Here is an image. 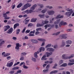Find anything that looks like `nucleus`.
<instances>
[{"instance_id":"33","label":"nucleus","mask_w":74,"mask_h":74,"mask_svg":"<svg viewBox=\"0 0 74 74\" xmlns=\"http://www.w3.org/2000/svg\"><path fill=\"white\" fill-rule=\"evenodd\" d=\"M58 71H52L50 73V74H53V73H58Z\"/></svg>"},{"instance_id":"53","label":"nucleus","mask_w":74,"mask_h":74,"mask_svg":"<svg viewBox=\"0 0 74 74\" xmlns=\"http://www.w3.org/2000/svg\"><path fill=\"white\" fill-rule=\"evenodd\" d=\"M23 64V66H24V64H25V62H23L21 63L20 64V66H22Z\"/></svg>"},{"instance_id":"15","label":"nucleus","mask_w":74,"mask_h":74,"mask_svg":"<svg viewBox=\"0 0 74 74\" xmlns=\"http://www.w3.org/2000/svg\"><path fill=\"white\" fill-rule=\"evenodd\" d=\"M66 44H70V45H71L72 44V41L70 40H67L66 41Z\"/></svg>"},{"instance_id":"50","label":"nucleus","mask_w":74,"mask_h":74,"mask_svg":"<svg viewBox=\"0 0 74 74\" xmlns=\"http://www.w3.org/2000/svg\"><path fill=\"white\" fill-rule=\"evenodd\" d=\"M16 45L17 47H21V45H19V43H17L16 44Z\"/></svg>"},{"instance_id":"45","label":"nucleus","mask_w":74,"mask_h":74,"mask_svg":"<svg viewBox=\"0 0 74 74\" xmlns=\"http://www.w3.org/2000/svg\"><path fill=\"white\" fill-rule=\"evenodd\" d=\"M25 59V57L23 56L22 57V56H21V58L20 59V60H23L24 59Z\"/></svg>"},{"instance_id":"56","label":"nucleus","mask_w":74,"mask_h":74,"mask_svg":"<svg viewBox=\"0 0 74 74\" xmlns=\"http://www.w3.org/2000/svg\"><path fill=\"white\" fill-rule=\"evenodd\" d=\"M33 26V24L31 23H29L28 25V27H31V26Z\"/></svg>"},{"instance_id":"40","label":"nucleus","mask_w":74,"mask_h":74,"mask_svg":"<svg viewBox=\"0 0 74 74\" xmlns=\"http://www.w3.org/2000/svg\"><path fill=\"white\" fill-rule=\"evenodd\" d=\"M16 34H18L19 33V32H21V29H19L17 30Z\"/></svg>"},{"instance_id":"55","label":"nucleus","mask_w":74,"mask_h":74,"mask_svg":"<svg viewBox=\"0 0 74 74\" xmlns=\"http://www.w3.org/2000/svg\"><path fill=\"white\" fill-rule=\"evenodd\" d=\"M20 63V62H18L17 63L15 64L14 65H13L14 66H16V65H18V64H19Z\"/></svg>"},{"instance_id":"52","label":"nucleus","mask_w":74,"mask_h":74,"mask_svg":"<svg viewBox=\"0 0 74 74\" xmlns=\"http://www.w3.org/2000/svg\"><path fill=\"white\" fill-rule=\"evenodd\" d=\"M27 54V53H25V52L22 53H21V55H23V56H25Z\"/></svg>"},{"instance_id":"23","label":"nucleus","mask_w":74,"mask_h":74,"mask_svg":"<svg viewBox=\"0 0 74 74\" xmlns=\"http://www.w3.org/2000/svg\"><path fill=\"white\" fill-rule=\"evenodd\" d=\"M37 20V18H33L31 20V22H35Z\"/></svg>"},{"instance_id":"61","label":"nucleus","mask_w":74,"mask_h":74,"mask_svg":"<svg viewBox=\"0 0 74 74\" xmlns=\"http://www.w3.org/2000/svg\"><path fill=\"white\" fill-rule=\"evenodd\" d=\"M25 8L24 7H22L21 8V11H24V10H25Z\"/></svg>"},{"instance_id":"54","label":"nucleus","mask_w":74,"mask_h":74,"mask_svg":"<svg viewBox=\"0 0 74 74\" xmlns=\"http://www.w3.org/2000/svg\"><path fill=\"white\" fill-rule=\"evenodd\" d=\"M23 68L25 69H28V67L26 66L25 64H24V65L23 66Z\"/></svg>"},{"instance_id":"24","label":"nucleus","mask_w":74,"mask_h":74,"mask_svg":"<svg viewBox=\"0 0 74 74\" xmlns=\"http://www.w3.org/2000/svg\"><path fill=\"white\" fill-rule=\"evenodd\" d=\"M47 9L46 8L43 9L42 11L41 12L43 14H45V12H47Z\"/></svg>"},{"instance_id":"30","label":"nucleus","mask_w":74,"mask_h":74,"mask_svg":"<svg viewBox=\"0 0 74 74\" xmlns=\"http://www.w3.org/2000/svg\"><path fill=\"white\" fill-rule=\"evenodd\" d=\"M37 52H35L34 53V56L35 57V58H38V56L37 55Z\"/></svg>"},{"instance_id":"18","label":"nucleus","mask_w":74,"mask_h":74,"mask_svg":"<svg viewBox=\"0 0 74 74\" xmlns=\"http://www.w3.org/2000/svg\"><path fill=\"white\" fill-rule=\"evenodd\" d=\"M65 45H66V43H65V42L64 41H62V42L61 47H64Z\"/></svg>"},{"instance_id":"8","label":"nucleus","mask_w":74,"mask_h":74,"mask_svg":"<svg viewBox=\"0 0 74 74\" xmlns=\"http://www.w3.org/2000/svg\"><path fill=\"white\" fill-rule=\"evenodd\" d=\"M31 41L32 43H34V44H37L38 42V40L36 39H31Z\"/></svg>"},{"instance_id":"32","label":"nucleus","mask_w":74,"mask_h":74,"mask_svg":"<svg viewBox=\"0 0 74 74\" xmlns=\"http://www.w3.org/2000/svg\"><path fill=\"white\" fill-rule=\"evenodd\" d=\"M18 69H19V67L16 66L12 68V70H18Z\"/></svg>"},{"instance_id":"11","label":"nucleus","mask_w":74,"mask_h":74,"mask_svg":"<svg viewBox=\"0 0 74 74\" xmlns=\"http://www.w3.org/2000/svg\"><path fill=\"white\" fill-rule=\"evenodd\" d=\"M37 4H34L32 6V7H31L30 8V9L31 10H34L35 9H36V8L37 7Z\"/></svg>"},{"instance_id":"39","label":"nucleus","mask_w":74,"mask_h":74,"mask_svg":"<svg viewBox=\"0 0 74 74\" xmlns=\"http://www.w3.org/2000/svg\"><path fill=\"white\" fill-rule=\"evenodd\" d=\"M42 51V47H40L39 49V50L37 51V53H39V52H41Z\"/></svg>"},{"instance_id":"16","label":"nucleus","mask_w":74,"mask_h":74,"mask_svg":"<svg viewBox=\"0 0 74 74\" xmlns=\"http://www.w3.org/2000/svg\"><path fill=\"white\" fill-rule=\"evenodd\" d=\"M19 26V24L18 23H16L15 24L14 26V29H15L18 27V26Z\"/></svg>"},{"instance_id":"2","label":"nucleus","mask_w":74,"mask_h":74,"mask_svg":"<svg viewBox=\"0 0 74 74\" xmlns=\"http://www.w3.org/2000/svg\"><path fill=\"white\" fill-rule=\"evenodd\" d=\"M47 13L49 15H52L55 14V11L53 10H49L47 11Z\"/></svg>"},{"instance_id":"21","label":"nucleus","mask_w":74,"mask_h":74,"mask_svg":"<svg viewBox=\"0 0 74 74\" xmlns=\"http://www.w3.org/2000/svg\"><path fill=\"white\" fill-rule=\"evenodd\" d=\"M23 5V3H20L17 6V8H21Z\"/></svg>"},{"instance_id":"64","label":"nucleus","mask_w":74,"mask_h":74,"mask_svg":"<svg viewBox=\"0 0 74 74\" xmlns=\"http://www.w3.org/2000/svg\"><path fill=\"white\" fill-rule=\"evenodd\" d=\"M7 60H9L11 59V56H9L7 57Z\"/></svg>"},{"instance_id":"1","label":"nucleus","mask_w":74,"mask_h":74,"mask_svg":"<svg viewBox=\"0 0 74 74\" xmlns=\"http://www.w3.org/2000/svg\"><path fill=\"white\" fill-rule=\"evenodd\" d=\"M50 67V65L49 64L48 65L46 68V69H45L43 71L44 73H46L49 71V68Z\"/></svg>"},{"instance_id":"7","label":"nucleus","mask_w":74,"mask_h":74,"mask_svg":"<svg viewBox=\"0 0 74 74\" xmlns=\"http://www.w3.org/2000/svg\"><path fill=\"white\" fill-rule=\"evenodd\" d=\"M47 51L49 52H53L55 49L52 48H49L47 49Z\"/></svg>"},{"instance_id":"10","label":"nucleus","mask_w":74,"mask_h":74,"mask_svg":"<svg viewBox=\"0 0 74 74\" xmlns=\"http://www.w3.org/2000/svg\"><path fill=\"white\" fill-rule=\"evenodd\" d=\"M4 27H5V29H4V31L5 32L7 30L9 29L10 28V26L9 25H7L5 26H4Z\"/></svg>"},{"instance_id":"3","label":"nucleus","mask_w":74,"mask_h":74,"mask_svg":"<svg viewBox=\"0 0 74 74\" xmlns=\"http://www.w3.org/2000/svg\"><path fill=\"white\" fill-rule=\"evenodd\" d=\"M10 61H9L8 62V63L6 65L7 67H12V65H13V62H11L10 63Z\"/></svg>"},{"instance_id":"27","label":"nucleus","mask_w":74,"mask_h":74,"mask_svg":"<svg viewBox=\"0 0 74 74\" xmlns=\"http://www.w3.org/2000/svg\"><path fill=\"white\" fill-rule=\"evenodd\" d=\"M45 63H47V64H48V63H50V64H51V63H53V61H46L45 62Z\"/></svg>"},{"instance_id":"43","label":"nucleus","mask_w":74,"mask_h":74,"mask_svg":"<svg viewBox=\"0 0 74 74\" xmlns=\"http://www.w3.org/2000/svg\"><path fill=\"white\" fill-rule=\"evenodd\" d=\"M74 64V63H71V62H69L68 64V66H72V65H73Z\"/></svg>"},{"instance_id":"63","label":"nucleus","mask_w":74,"mask_h":74,"mask_svg":"<svg viewBox=\"0 0 74 74\" xmlns=\"http://www.w3.org/2000/svg\"><path fill=\"white\" fill-rule=\"evenodd\" d=\"M27 47L29 48H31V45L30 44L28 43L27 44Z\"/></svg>"},{"instance_id":"28","label":"nucleus","mask_w":74,"mask_h":74,"mask_svg":"<svg viewBox=\"0 0 74 74\" xmlns=\"http://www.w3.org/2000/svg\"><path fill=\"white\" fill-rule=\"evenodd\" d=\"M38 16L40 18H44L45 17V14H39L38 15Z\"/></svg>"},{"instance_id":"57","label":"nucleus","mask_w":74,"mask_h":74,"mask_svg":"<svg viewBox=\"0 0 74 74\" xmlns=\"http://www.w3.org/2000/svg\"><path fill=\"white\" fill-rule=\"evenodd\" d=\"M23 7L25 9V10H26V9H27V8H28L27 7V5L26 4H25L24 5Z\"/></svg>"},{"instance_id":"25","label":"nucleus","mask_w":74,"mask_h":74,"mask_svg":"<svg viewBox=\"0 0 74 74\" xmlns=\"http://www.w3.org/2000/svg\"><path fill=\"white\" fill-rule=\"evenodd\" d=\"M67 11H69L70 12H73V11L72 10V9H70V8H68L67 9H66Z\"/></svg>"},{"instance_id":"29","label":"nucleus","mask_w":74,"mask_h":74,"mask_svg":"<svg viewBox=\"0 0 74 74\" xmlns=\"http://www.w3.org/2000/svg\"><path fill=\"white\" fill-rule=\"evenodd\" d=\"M49 23V21L47 20H45L44 21H44H43L42 22V23L43 24L44 23V25H45V24H47V23Z\"/></svg>"},{"instance_id":"31","label":"nucleus","mask_w":74,"mask_h":74,"mask_svg":"<svg viewBox=\"0 0 74 74\" xmlns=\"http://www.w3.org/2000/svg\"><path fill=\"white\" fill-rule=\"evenodd\" d=\"M52 45V44L51 43L48 44L46 47H45V48H48V47H51Z\"/></svg>"},{"instance_id":"20","label":"nucleus","mask_w":74,"mask_h":74,"mask_svg":"<svg viewBox=\"0 0 74 74\" xmlns=\"http://www.w3.org/2000/svg\"><path fill=\"white\" fill-rule=\"evenodd\" d=\"M44 23H42L41 24L38 23L37 24V26L38 27H41V26H44Z\"/></svg>"},{"instance_id":"4","label":"nucleus","mask_w":74,"mask_h":74,"mask_svg":"<svg viewBox=\"0 0 74 74\" xmlns=\"http://www.w3.org/2000/svg\"><path fill=\"white\" fill-rule=\"evenodd\" d=\"M72 13H73V12H67L65 13V15L67 16L68 17H70Z\"/></svg>"},{"instance_id":"37","label":"nucleus","mask_w":74,"mask_h":74,"mask_svg":"<svg viewBox=\"0 0 74 74\" xmlns=\"http://www.w3.org/2000/svg\"><path fill=\"white\" fill-rule=\"evenodd\" d=\"M3 17L5 18V19H9L10 18V17H7V15H6L5 16H3Z\"/></svg>"},{"instance_id":"13","label":"nucleus","mask_w":74,"mask_h":74,"mask_svg":"<svg viewBox=\"0 0 74 74\" xmlns=\"http://www.w3.org/2000/svg\"><path fill=\"white\" fill-rule=\"evenodd\" d=\"M25 12H27L28 13H32L33 12V10L30 9L29 10H26L24 11Z\"/></svg>"},{"instance_id":"19","label":"nucleus","mask_w":74,"mask_h":74,"mask_svg":"<svg viewBox=\"0 0 74 74\" xmlns=\"http://www.w3.org/2000/svg\"><path fill=\"white\" fill-rule=\"evenodd\" d=\"M37 40L39 41H42V42H43L44 41H45L46 40L45 39L43 38H38Z\"/></svg>"},{"instance_id":"34","label":"nucleus","mask_w":74,"mask_h":74,"mask_svg":"<svg viewBox=\"0 0 74 74\" xmlns=\"http://www.w3.org/2000/svg\"><path fill=\"white\" fill-rule=\"evenodd\" d=\"M74 56V54H71L70 56H68V59H71V58H73V57Z\"/></svg>"},{"instance_id":"46","label":"nucleus","mask_w":74,"mask_h":74,"mask_svg":"<svg viewBox=\"0 0 74 74\" xmlns=\"http://www.w3.org/2000/svg\"><path fill=\"white\" fill-rule=\"evenodd\" d=\"M5 42V41H2L0 43V46H2L3 44H4Z\"/></svg>"},{"instance_id":"42","label":"nucleus","mask_w":74,"mask_h":74,"mask_svg":"<svg viewBox=\"0 0 74 74\" xmlns=\"http://www.w3.org/2000/svg\"><path fill=\"white\" fill-rule=\"evenodd\" d=\"M10 13V12L8 11L6 13H4L3 14V16H5V15H7V14H8Z\"/></svg>"},{"instance_id":"38","label":"nucleus","mask_w":74,"mask_h":74,"mask_svg":"<svg viewBox=\"0 0 74 74\" xmlns=\"http://www.w3.org/2000/svg\"><path fill=\"white\" fill-rule=\"evenodd\" d=\"M38 5L39 6L40 8H42L44 7V5L42 4H38Z\"/></svg>"},{"instance_id":"6","label":"nucleus","mask_w":74,"mask_h":74,"mask_svg":"<svg viewBox=\"0 0 74 74\" xmlns=\"http://www.w3.org/2000/svg\"><path fill=\"white\" fill-rule=\"evenodd\" d=\"M67 34H64L60 35V37H61V39H62V38L66 39V38H67Z\"/></svg>"},{"instance_id":"14","label":"nucleus","mask_w":74,"mask_h":74,"mask_svg":"<svg viewBox=\"0 0 74 74\" xmlns=\"http://www.w3.org/2000/svg\"><path fill=\"white\" fill-rule=\"evenodd\" d=\"M63 18V16H60V14H58L57 15V16L56 17V19H60Z\"/></svg>"},{"instance_id":"48","label":"nucleus","mask_w":74,"mask_h":74,"mask_svg":"<svg viewBox=\"0 0 74 74\" xmlns=\"http://www.w3.org/2000/svg\"><path fill=\"white\" fill-rule=\"evenodd\" d=\"M27 5V7H30L32 6V4L29 3H27L26 4Z\"/></svg>"},{"instance_id":"22","label":"nucleus","mask_w":74,"mask_h":74,"mask_svg":"<svg viewBox=\"0 0 74 74\" xmlns=\"http://www.w3.org/2000/svg\"><path fill=\"white\" fill-rule=\"evenodd\" d=\"M52 54V53L51 52L50 53L49 52H47L46 53V55H47V57H48L49 56H51V55Z\"/></svg>"},{"instance_id":"35","label":"nucleus","mask_w":74,"mask_h":74,"mask_svg":"<svg viewBox=\"0 0 74 74\" xmlns=\"http://www.w3.org/2000/svg\"><path fill=\"white\" fill-rule=\"evenodd\" d=\"M51 26V25L50 24H47L45 26V29H47L48 27H50Z\"/></svg>"},{"instance_id":"49","label":"nucleus","mask_w":74,"mask_h":74,"mask_svg":"<svg viewBox=\"0 0 74 74\" xmlns=\"http://www.w3.org/2000/svg\"><path fill=\"white\" fill-rule=\"evenodd\" d=\"M9 73L10 74H13L15 73V71H11Z\"/></svg>"},{"instance_id":"51","label":"nucleus","mask_w":74,"mask_h":74,"mask_svg":"<svg viewBox=\"0 0 74 74\" xmlns=\"http://www.w3.org/2000/svg\"><path fill=\"white\" fill-rule=\"evenodd\" d=\"M9 55H10V53H7L4 55V56L5 57H6V56H9Z\"/></svg>"},{"instance_id":"5","label":"nucleus","mask_w":74,"mask_h":74,"mask_svg":"<svg viewBox=\"0 0 74 74\" xmlns=\"http://www.w3.org/2000/svg\"><path fill=\"white\" fill-rule=\"evenodd\" d=\"M67 23L66 22H64V21H62L59 24V26L60 27L62 26V25H66Z\"/></svg>"},{"instance_id":"47","label":"nucleus","mask_w":74,"mask_h":74,"mask_svg":"<svg viewBox=\"0 0 74 74\" xmlns=\"http://www.w3.org/2000/svg\"><path fill=\"white\" fill-rule=\"evenodd\" d=\"M63 63V60H60L59 62V64H62Z\"/></svg>"},{"instance_id":"62","label":"nucleus","mask_w":74,"mask_h":74,"mask_svg":"<svg viewBox=\"0 0 74 74\" xmlns=\"http://www.w3.org/2000/svg\"><path fill=\"white\" fill-rule=\"evenodd\" d=\"M41 30V28H37L36 29V31H40V30Z\"/></svg>"},{"instance_id":"41","label":"nucleus","mask_w":74,"mask_h":74,"mask_svg":"<svg viewBox=\"0 0 74 74\" xmlns=\"http://www.w3.org/2000/svg\"><path fill=\"white\" fill-rule=\"evenodd\" d=\"M19 47H15V49H16V51L17 52H18L19 50Z\"/></svg>"},{"instance_id":"44","label":"nucleus","mask_w":74,"mask_h":74,"mask_svg":"<svg viewBox=\"0 0 74 74\" xmlns=\"http://www.w3.org/2000/svg\"><path fill=\"white\" fill-rule=\"evenodd\" d=\"M32 60L34 62H36V59L35 58H33V57L32 58Z\"/></svg>"},{"instance_id":"36","label":"nucleus","mask_w":74,"mask_h":74,"mask_svg":"<svg viewBox=\"0 0 74 74\" xmlns=\"http://www.w3.org/2000/svg\"><path fill=\"white\" fill-rule=\"evenodd\" d=\"M67 64L66 63H64L62 64V65H60V67H66V66H67Z\"/></svg>"},{"instance_id":"60","label":"nucleus","mask_w":74,"mask_h":74,"mask_svg":"<svg viewBox=\"0 0 74 74\" xmlns=\"http://www.w3.org/2000/svg\"><path fill=\"white\" fill-rule=\"evenodd\" d=\"M70 62H74V59H70L69 60Z\"/></svg>"},{"instance_id":"59","label":"nucleus","mask_w":74,"mask_h":74,"mask_svg":"<svg viewBox=\"0 0 74 74\" xmlns=\"http://www.w3.org/2000/svg\"><path fill=\"white\" fill-rule=\"evenodd\" d=\"M66 31L67 32H71L72 31V29H67L66 30Z\"/></svg>"},{"instance_id":"26","label":"nucleus","mask_w":74,"mask_h":74,"mask_svg":"<svg viewBox=\"0 0 74 74\" xmlns=\"http://www.w3.org/2000/svg\"><path fill=\"white\" fill-rule=\"evenodd\" d=\"M46 55H44L43 56L41 60H46L47 58H46Z\"/></svg>"},{"instance_id":"9","label":"nucleus","mask_w":74,"mask_h":74,"mask_svg":"<svg viewBox=\"0 0 74 74\" xmlns=\"http://www.w3.org/2000/svg\"><path fill=\"white\" fill-rule=\"evenodd\" d=\"M13 31V28L11 27L9 30H8V31L7 32V33H8V34H11V33H12Z\"/></svg>"},{"instance_id":"12","label":"nucleus","mask_w":74,"mask_h":74,"mask_svg":"<svg viewBox=\"0 0 74 74\" xmlns=\"http://www.w3.org/2000/svg\"><path fill=\"white\" fill-rule=\"evenodd\" d=\"M62 59H68V56H66V54H63L62 56Z\"/></svg>"},{"instance_id":"58","label":"nucleus","mask_w":74,"mask_h":74,"mask_svg":"<svg viewBox=\"0 0 74 74\" xmlns=\"http://www.w3.org/2000/svg\"><path fill=\"white\" fill-rule=\"evenodd\" d=\"M26 30V27H25L23 29V31H22V33H24L25 32V30Z\"/></svg>"},{"instance_id":"17","label":"nucleus","mask_w":74,"mask_h":74,"mask_svg":"<svg viewBox=\"0 0 74 74\" xmlns=\"http://www.w3.org/2000/svg\"><path fill=\"white\" fill-rule=\"evenodd\" d=\"M60 22V19H58L56 20V21L54 22V24H59Z\"/></svg>"}]
</instances>
